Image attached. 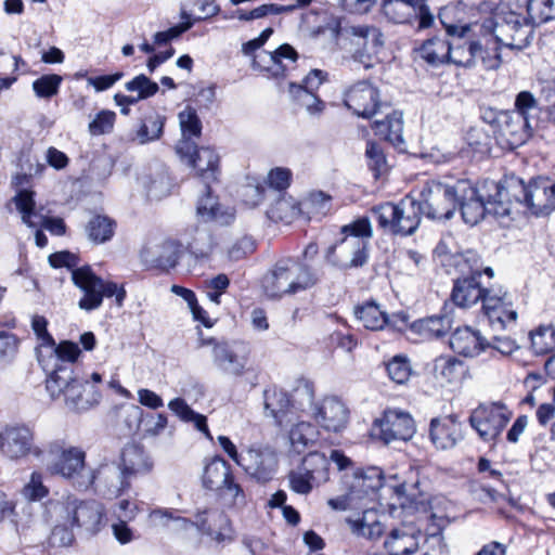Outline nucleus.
<instances>
[{
  "mask_svg": "<svg viewBox=\"0 0 555 555\" xmlns=\"http://www.w3.org/2000/svg\"><path fill=\"white\" fill-rule=\"evenodd\" d=\"M240 466L259 482L270 481L278 468V456L270 448H249L242 453Z\"/></svg>",
  "mask_w": 555,
  "mask_h": 555,
  "instance_id": "nucleus-19",
  "label": "nucleus"
},
{
  "mask_svg": "<svg viewBox=\"0 0 555 555\" xmlns=\"http://www.w3.org/2000/svg\"><path fill=\"white\" fill-rule=\"evenodd\" d=\"M160 251L155 258V263L162 269L176 267L179 259V245L173 241H166L160 245Z\"/></svg>",
  "mask_w": 555,
  "mask_h": 555,
  "instance_id": "nucleus-59",
  "label": "nucleus"
},
{
  "mask_svg": "<svg viewBox=\"0 0 555 555\" xmlns=\"http://www.w3.org/2000/svg\"><path fill=\"white\" fill-rule=\"evenodd\" d=\"M55 525L51 531L49 542L52 546H69L74 542V528L72 527L69 521H65L62 519L60 515H56L54 512Z\"/></svg>",
  "mask_w": 555,
  "mask_h": 555,
  "instance_id": "nucleus-53",
  "label": "nucleus"
},
{
  "mask_svg": "<svg viewBox=\"0 0 555 555\" xmlns=\"http://www.w3.org/2000/svg\"><path fill=\"white\" fill-rule=\"evenodd\" d=\"M519 185L520 179L514 175L505 176L500 182L487 180L480 189L467 180L465 195L456 199L464 222L475 225L486 214H491L502 227L509 228L519 216L518 201L512 203L509 195L516 197Z\"/></svg>",
  "mask_w": 555,
  "mask_h": 555,
  "instance_id": "nucleus-1",
  "label": "nucleus"
},
{
  "mask_svg": "<svg viewBox=\"0 0 555 555\" xmlns=\"http://www.w3.org/2000/svg\"><path fill=\"white\" fill-rule=\"evenodd\" d=\"M211 356L218 370L233 376L243 375L248 362L246 353L238 352L235 346L227 341L216 344L211 349Z\"/></svg>",
  "mask_w": 555,
  "mask_h": 555,
  "instance_id": "nucleus-23",
  "label": "nucleus"
},
{
  "mask_svg": "<svg viewBox=\"0 0 555 555\" xmlns=\"http://www.w3.org/2000/svg\"><path fill=\"white\" fill-rule=\"evenodd\" d=\"M467 180H457L454 184L429 181L421 192L423 215L433 220H449L457 209L459 195H465Z\"/></svg>",
  "mask_w": 555,
  "mask_h": 555,
  "instance_id": "nucleus-8",
  "label": "nucleus"
},
{
  "mask_svg": "<svg viewBox=\"0 0 555 555\" xmlns=\"http://www.w3.org/2000/svg\"><path fill=\"white\" fill-rule=\"evenodd\" d=\"M371 211L380 229L393 235L408 236L420 227L423 206L418 201L405 196L397 204L384 203Z\"/></svg>",
  "mask_w": 555,
  "mask_h": 555,
  "instance_id": "nucleus-5",
  "label": "nucleus"
},
{
  "mask_svg": "<svg viewBox=\"0 0 555 555\" xmlns=\"http://www.w3.org/2000/svg\"><path fill=\"white\" fill-rule=\"evenodd\" d=\"M357 319L371 331L383 330L387 324L386 312L375 301H366L354 308Z\"/></svg>",
  "mask_w": 555,
  "mask_h": 555,
  "instance_id": "nucleus-38",
  "label": "nucleus"
},
{
  "mask_svg": "<svg viewBox=\"0 0 555 555\" xmlns=\"http://www.w3.org/2000/svg\"><path fill=\"white\" fill-rule=\"evenodd\" d=\"M179 124L182 132L181 140H190L192 137H199L202 133V122L196 109L186 106L178 115Z\"/></svg>",
  "mask_w": 555,
  "mask_h": 555,
  "instance_id": "nucleus-52",
  "label": "nucleus"
},
{
  "mask_svg": "<svg viewBox=\"0 0 555 555\" xmlns=\"http://www.w3.org/2000/svg\"><path fill=\"white\" fill-rule=\"evenodd\" d=\"M53 512L63 520L69 521L72 527L91 535L96 534L106 520L104 506L94 500L80 501L77 498L67 496L53 505Z\"/></svg>",
  "mask_w": 555,
  "mask_h": 555,
  "instance_id": "nucleus-9",
  "label": "nucleus"
},
{
  "mask_svg": "<svg viewBox=\"0 0 555 555\" xmlns=\"http://www.w3.org/2000/svg\"><path fill=\"white\" fill-rule=\"evenodd\" d=\"M116 222L107 216L95 215L86 225L88 238L94 244L109 241L115 233Z\"/></svg>",
  "mask_w": 555,
  "mask_h": 555,
  "instance_id": "nucleus-39",
  "label": "nucleus"
},
{
  "mask_svg": "<svg viewBox=\"0 0 555 555\" xmlns=\"http://www.w3.org/2000/svg\"><path fill=\"white\" fill-rule=\"evenodd\" d=\"M218 494L223 500H228L233 506L242 507L246 504V495L242 487L234 481L233 476L229 479L227 486L221 491H218Z\"/></svg>",
  "mask_w": 555,
  "mask_h": 555,
  "instance_id": "nucleus-64",
  "label": "nucleus"
},
{
  "mask_svg": "<svg viewBox=\"0 0 555 555\" xmlns=\"http://www.w3.org/2000/svg\"><path fill=\"white\" fill-rule=\"evenodd\" d=\"M115 119L116 114L113 111L103 109L89 124V132L92 135L109 133L113 130Z\"/></svg>",
  "mask_w": 555,
  "mask_h": 555,
  "instance_id": "nucleus-63",
  "label": "nucleus"
},
{
  "mask_svg": "<svg viewBox=\"0 0 555 555\" xmlns=\"http://www.w3.org/2000/svg\"><path fill=\"white\" fill-rule=\"evenodd\" d=\"M288 480L291 489L298 494H308L314 487L320 486L312 481L309 475L305 474L299 466L295 470L289 472Z\"/></svg>",
  "mask_w": 555,
  "mask_h": 555,
  "instance_id": "nucleus-62",
  "label": "nucleus"
},
{
  "mask_svg": "<svg viewBox=\"0 0 555 555\" xmlns=\"http://www.w3.org/2000/svg\"><path fill=\"white\" fill-rule=\"evenodd\" d=\"M452 327V319L448 314L433 315L421 320L417 323V328L423 334L439 338L444 336Z\"/></svg>",
  "mask_w": 555,
  "mask_h": 555,
  "instance_id": "nucleus-50",
  "label": "nucleus"
},
{
  "mask_svg": "<svg viewBox=\"0 0 555 555\" xmlns=\"http://www.w3.org/2000/svg\"><path fill=\"white\" fill-rule=\"evenodd\" d=\"M515 112H500L490 120L496 122L499 130L496 141L504 150L515 151L520 146V93L515 96Z\"/></svg>",
  "mask_w": 555,
  "mask_h": 555,
  "instance_id": "nucleus-20",
  "label": "nucleus"
},
{
  "mask_svg": "<svg viewBox=\"0 0 555 555\" xmlns=\"http://www.w3.org/2000/svg\"><path fill=\"white\" fill-rule=\"evenodd\" d=\"M416 10L408 0H383L380 13L393 25H410L416 20Z\"/></svg>",
  "mask_w": 555,
  "mask_h": 555,
  "instance_id": "nucleus-31",
  "label": "nucleus"
},
{
  "mask_svg": "<svg viewBox=\"0 0 555 555\" xmlns=\"http://www.w3.org/2000/svg\"><path fill=\"white\" fill-rule=\"evenodd\" d=\"M168 408L185 423H193L195 428L208 439H212L205 415L195 412L182 398H175L168 403Z\"/></svg>",
  "mask_w": 555,
  "mask_h": 555,
  "instance_id": "nucleus-36",
  "label": "nucleus"
},
{
  "mask_svg": "<svg viewBox=\"0 0 555 555\" xmlns=\"http://www.w3.org/2000/svg\"><path fill=\"white\" fill-rule=\"evenodd\" d=\"M376 435L386 444L396 440H409L415 433L414 421L409 413L398 410H387L383 417L376 420L373 426Z\"/></svg>",
  "mask_w": 555,
  "mask_h": 555,
  "instance_id": "nucleus-16",
  "label": "nucleus"
},
{
  "mask_svg": "<svg viewBox=\"0 0 555 555\" xmlns=\"http://www.w3.org/2000/svg\"><path fill=\"white\" fill-rule=\"evenodd\" d=\"M288 93L292 100L299 107L305 108L309 115H320L324 111L325 104L317 93L297 87L296 82H289Z\"/></svg>",
  "mask_w": 555,
  "mask_h": 555,
  "instance_id": "nucleus-40",
  "label": "nucleus"
},
{
  "mask_svg": "<svg viewBox=\"0 0 555 555\" xmlns=\"http://www.w3.org/2000/svg\"><path fill=\"white\" fill-rule=\"evenodd\" d=\"M16 206V209L22 215V221L29 228L37 227V219L39 214L35 211V199L34 192L29 190H20L12 199Z\"/></svg>",
  "mask_w": 555,
  "mask_h": 555,
  "instance_id": "nucleus-45",
  "label": "nucleus"
},
{
  "mask_svg": "<svg viewBox=\"0 0 555 555\" xmlns=\"http://www.w3.org/2000/svg\"><path fill=\"white\" fill-rule=\"evenodd\" d=\"M344 104L363 118H371L382 106L377 88L366 80L358 81L345 91Z\"/></svg>",
  "mask_w": 555,
  "mask_h": 555,
  "instance_id": "nucleus-17",
  "label": "nucleus"
},
{
  "mask_svg": "<svg viewBox=\"0 0 555 555\" xmlns=\"http://www.w3.org/2000/svg\"><path fill=\"white\" fill-rule=\"evenodd\" d=\"M62 81L60 75H42L33 82V90L38 98L50 99L59 93Z\"/></svg>",
  "mask_w": 555,
  "mask_h": 555,
  "instance_id": "nucleus-55",
  "label": "nucleus"
},
{
  "mask_svg": "<svg viewBox=\"0 0 555 555\" xmlns=\"http://www.w3.org/2000/svg\"><path fill=\"white\" fill-rule=\"evenodd\" d=\"M373 128L376 135L382 137L386 141L390 142L393 146L401 147L404 144L402 137V113L393 111L392 113L388 114L385 119L376 120Z\"/></svg>",
  "mask_w": 555,
  "mask_h": 555,
  "instance_id": "nucleus-34",
  "label": "nucleus"
},
{
  "mask_svg": "<svg viewBox=\"0 0 555 555\" xmlns=\"http://www.w3.org/2000/svg\"><path fill=\"white\" fill-rule=\"evenodd\" d=\"M319 281L317 273L307 264L293 258L279 260L262 280L268 297L280 298L314 286Z\"/></svg>",
  "mask_w": 555,
  "mask_h": 555,
  "instance_id": "nucleus-4",
  "label": "nucleus"
},
{
  "mask_svg": "<svg viewBox=\"0 0 555 555\" xmlns=\"http://www.w3.org/2000/svg\"><path fill=\"white\" fill-rule=\"evenodd\" d=\"M313 417L325 430L338 433L346 427L349 411L337 397H326L314 406Z\"/></svg>",
  "mask_w": 555,
  "mask_h": 555,
  "instance_id": "nucleus-21",
  "label": "nucleus"
},
{
  "mask_svg": "<svg viewBox=\"0 0 555 555\" xmlns=\"http://www.w3.org/2000/svg\"><path fill=\"white\" fill-rule=\"evenodd\" d=\"M389 378L398 384L404 385L411 377L412 367L405 356H395L386 365Z\"/></svg>",
  "mask_w": 555,
  "mask_h": 555,
  "instance_id": "nucleus-54",
  "label": "nucleus"
},
{
  "mask_svg": "<svg viewBox=\"0 0 555 555\" xmlns=\"http://www.w3.org/2000/svg\"><path fill=\"white\" fill-rule=\"evenodd\" d=\"M455 263L460 267L461 272L465 273L467 270V276H481V259L479 255L474 250H466L465 253L456 257Z\"/></svg>",
  "mask_w": 555,
  "mask_h": 555,
  "instance_id": "nucleus-61",
  "label": "nucleus"
},
{
  "mask_svg": "<svg viewBox=\"0 0 555 555\" xmlns=\"http://www.w3.org/2000/svg\"><path fill=\"white\" fill-rule=\"evenodd\" d=\"M370 258V246L358 240L341 237L325 253V260L339 270L358 269L365 266Z\"/></svg>",
  "mask_w": 555,
  "mask_h": 555,
  "instance_id": "nucleus-13",
  "label": "nucleus"
},
{
  "mask_svg": "<svg viewBox=\"0 0 555 555\" xmlns=\"http://www.w3.org/2000/svg\"><path fill=\"white\" fill-rule=\"evenodd\" d=\"M46 388L52 399L64 397L65 405L73 412H85L99 404L101 392L89 380L79 379L67 365H57L48 376Z\"/></svg>",
  "mask_w": 555,
  "mask_h": 555,
  "instance_id": "nucleus-3",
  "label": "nucleus"
},
{
  "mask_svg": "<svg viewBox=\"0 0 555 555\" xmlns=\"http://www.w3.org/2000/svg\"><path fill=\"white\" fill-rule=\"evenodd\" d=\"M434 372L437 376L452 383L464 374V363L451 356L439 357L434 362Z\"/></svg>",
  "mask_w": 555,
  "mask_h": 555,
  "instance_id": "nucleus-46",
  "label": "nucleus"
},
{
  "mask_svg": "<svg viewBox=\"0 0 555 555\" xmlns=\"http://www.w3.org/2000/svg\"><path fill=\"white\" fill-rule=\"evenodd\" d=\"M446 30L450 37L449 63L463 67L474 65L476 59L482 55V47L478 41L468 38L470 26L448 25Z\"/></svg>",
  "mask_w": 555,
  "mask_h": 555,
  "instance_id": "nucleus-14",
  "label": "nucleus"
},
{
  "mask_svg": "<svg viewBox=\"0 0 555 555\" xmlns=\"http://www.w3.org/2000/svg\"><path fill=\"white\" fill-rule=\"evenodd\" d=\"M229 463L220 456L214 457L204 469L203 486L211 491H221L232 477Z\"/></svg>",
  "mask_w": 555,
  "mask_h": 555,
  "instance_id": "nucleus-33",
  "label": "nucleus"
},
{
  "mask_svg": "<svg viewBox=\"0 0 555 555\" xmlns=\"http://www.w3.org/2000/svg\"><path fill=\"white\" fill-rule=\"evenodd\" d=\"M204 184V195L197 202V216L208 222L228 225L234 220V209L221 205L217 197L212 196L210 183Z\"/></svg>",
  "mask_w": 555,
  "mask_h": 555,
  "instance_id": "nucleus-28",
  "label": "nucleus"
},
{
  "mask_svg": "<svg viewBox=\"0 0 555 555\" xmlns=\"http://www.w3.org/2000/svg\"><path fill=\"white\" fill-rule=\"evenodd\" d=\"M118 465L129 480L138 475L152 472L154 463L142 446L130 443L121 450Z\"/></svg>",
  "mask_w": 555,
  "mask_h": 555,
  "instance_id": "nucleus-26",
  "label": "nucleus"
},
{
  "mask_svg": "<svg viewBox=\"0 0 555 555\" xmlns=\"http://www.w3.org/2000/svg\"><path fill=\"white\" fill-rule=\"evenodd\" d=\"M73 283L83 293L78 307L85 311H93L101 307L103 298L115 297L116 305L122 307L126 289L112 281L98 276L90 266H82L73 271Z\"/></svg>",
  "mask_w": 555,
  "mask_h": 555,
  "instance_id": "nucleus-7",
  "label": "nucleus"
},
{
  "mask_svg": "<svg viewBox=\"0 0 555 555\" xmlns=\"http://www.w3.org/2000/svg\"><path fill=\"white\" fill-rule=\"evenodd\" d=\"M414 51L417 57L422 59L429 66L438 67L449 64V39L433 37L424 41Z\"/></svg>",
  "mask_w": 555,
  "mask_h": 555,
  "instance_id": "nucleus-32",
  "label": "nucleus"
},
{
  "mask_svg": "<svg viewBox=\"0 0 555 555\" xmlns=\"http://www.w3.org/2000/svg\"><path fill=\"white\" fill-rule=\"evenodd\" d=\"M166 117L154 112L146 116L140 129L138 130V138L141 143L155 141L163 134Z\"/></svg>",
  "mask_w": 555,
  "mask_h": 555,
  "instance_id": "nucleus-49",
  "label": "nucleus"
},
{
  "mask_svg": "<svg viewBox=\"0 0 555 555\" xmlns=\"http://www.w3.org/2000/svg\"><path fill=\"white\" fill-rule=\"evenodd\" d=\"M531 347L535 354H544L555 348V328L540 326L530 333Z\"/></svg>",
  "mask_w": 555,
  "mask_h": 555,
  "instance_id": "nucleus-51",
  "label": "nucleus"
},
{
  "mask_svg": "<svg viewBox=\"0 0 555 555\" xmlns=\"http://www.w3.org/2000/svg\"><path fill=\"white\" fill-rule=\"evenodd\" d=\"M461 437V426L455 415L435 417L430 421L429 438L437 449L453 448Z\"/></svg>",
  "mask_w": 555,
  "mask_h": 555,
  "instance_id": "nucleus-27",
  "label": "nucleus"
},
{
  "mask_svg": "<svg viewBox=\"0 0 555 555\" xmlns=\"http://www.w3.org/2000/svg\"><path fill=\"white\" fill-rule=\"evenodd\" d=\"M300 468L308 474L310 479L317 485H322L326 482L330 478L328 467L330 462L328 459L320 452H310L308 453L301 464Z\"/></svg>",
  "mask_w": 555,
  "mask_h": 555,
  "instance_id": "nucleus-37",
  "label": "nucleus"
},
{
  "mask_svg": "<svg viewBox=\"0 0 555 555\" xmlns=\"http://www.w3.org/2000/svg\"><path fill=\"white\" fill-rule=\"evenodd\" d=\"M180 158L196 170L203 183L217 181L219 173V156L210 147H197L190 140H180L176 145Z\"/></svg>",
  "mask_w": 555,
  "mask_h": 555,
  "instance_id": "nucleus-12",
  "label": "nucleus"
},
{
  "mask_svg": "<svg viewBox=\"0 0 555 555\" xmlns=\"http://www.w3.org/2000/svg\"><path fill=\"white\" fill-rule=\"evenodd\" d=\"M125 88L128 92H137L139 99L144 100L154 96L159 91L158 83L144 74H140L126 82Z\"/></svg>",
  "mask_w": 555,
  "mask_h": 555,
  "instance_id": "nucleus-56",
  "label": "nucleus"
},
{
  "mask_svg": "<svg viewBox=\"0 0 555 555\" xmlns=\"http://www.w3.org/2000/svg\"><path fill=\"white\" fill-rule=\"evenodd\" d=\"M384 487V474L379 467H367L353 474V480L349 486L351 499H356L359 508H363L362 517L348 520L352 532L369 540H377L385 532L383 518L385 514L377 515L374 506L369 507L378 498V491Z\"/></svg>",
  "mask_w": 555,
  "mask_h": 555,
  "instance_id": "nucleus-2",
  "label": "nucleus"
},
{
  "mask_svg": "<svg viewBox=\"0 0 555 555\" xmlns=\"http://www.w3.org/2000/svg\"><path fill=\"white\" fill-rule=\"evenodd\" d=\"M17 337L13 333L0 331V366L12 362L17 353Z\"/></svg>",
  "mask_w": 555,
  "mask_h": 555,
  "instance_id": "nucleus-60",
  "label": "nucleus"
},
{
  "mask_svg": "<svg viewBox=\"0 0 555 555\" xmlns=\"http://www.w3.org/2000/svg\"><path fill=\"white\" fill-rule=\"evenodd\" d=\"M319 431L308 422H299L289 430L291 444L297 453L304 452L318 440Z\"/></svg>",
  "mask_w": 555,
  "mask_h": 555,
  "instance_id": "nucleus-41",
  "label": "nucleus"
},
{
  "mask_svg": "<svg viewBox=\"0 0 555 555\" xmlns=\"http://www.w3.org/2000/svg\"><path fill=\"white\" fill-rule=\"evenodd\" d=\"M263 399L264 410L281 424V416L287 412L291 404L287 393L282 389L273 387L264 390Z\"/></svg>",
  "mask_w": 555,
  "mask_h": 555,
  "instance_id": "nucleus-42",
  "label": "nucleus"
},
{
  "mask_svg": "<svg viewBox=\"0 0 555 555\" xmlns=\"http://www.w3.org/2000/svg\"><path fill=\"white\" fill-rule=\"evenodd\" d=\"M94 482L98 481L106 488L109 495L118 496L130 488V481L124 476L120 466L115 463H105L93 470Z\"/></svg>",
  "mask_w": 555,
  "mask_h": 555,
  "instance_id": "nucleus-30",
  "label": "nucleus"
},
{
  "mask_svg": "<svg viewBox=\"0 0 555 555\" xmlns=\"http://www.w3.org/2000/svg\"><path fill=\"white\" fill-rule=\"evenodd\" d=\"M476 276L459 278L454 281L451 293L452 301L460 308H469L478 301L483 304L491 291L482 287Z\"/></svg>",
  "mask_w": 555,
  "mask_h": 555,
  "instance_id": "nucleus-24",
  "label": "nucleus"
},
{
  "mask_svg": "<svg viewBox=\"0 0 555 555\" xmlns=\"http://www.w3.org/2000/svg\"><path fill=\"white\" fill-rule=\"evenodd\" d=\"M483 315L494 330L505 328L507 324H516L517 311L511 308L507 294L501 296L490 295L482 306Z\"/></svg>",
  "mask_w": 555,
  "mask_h": 555,
  "instance_id": "nucleus-25",
  "label": "nucleus"
},
{
  "mask_svg": "<svg viewBox=\"0 0 555 555\" xmlns=\"http://www.w3.org/2000/svg\"><path fill=\"white\" fill-rule=\"evenodd\" d=\"M299 207L293 198L280 197L268 209V217L275 222L291 223L298 215Z\"/></svg>",
  "mask_w": 555,
  "mask_h": 555,
  "instance_id": "nucleus-47",
  "label": "nucleus"
},
{
  "mask_svg": "<svg viewBox=\"0 0 555 555\" xmlns=\"http://www.w3.org/2000/svg\"><path fill=\"white\" fill-rule=\"evenodd\" d=\"M0 453L11 461H18L30 455L40 457L43 451L35 442L34 428L16 424L0 431Z\"/></svg>",
  "mask_w": 555,
  "mask_h": 555,
  "instance_id": "nucleus-10",
  "label": "nucleus"
},
{
  "mask_svg": "<svg viewBox=\"0 0 555 555\" xmlns=\"http://www.w3.org/2000/svg\"><path fill=\"white\" fill-rule=\"evenodd\" d=\"M524 199L531 215L535 217L548 216L555 210V182L547 177L531 179L526 186L522 185Z\"/></svg>",
  "mask_w": 555,
  "mask_h": 555,
  "instance_id": "nucleus-15",
  "label": "nucleus"
},
{
  "mask_svg": "<svg viewBox=\"0 0 555 555\" xmlns=\"http://www.w3.org/2000/svg\"><path fill=\"white\" fill-rule=\"evenodd\" d=\"M384 546L390 555H411L417 550L418 543L412 528H395L385 540Z\"/></svg>",
  "mask_w": 555,
  "mask_h": 555,
  "instance_id": "nucleus-35",
  "label": "nucleus"
},
{
  "mask_svg": "<svg viewBox=\"0 0 555 555\" xmlns=\"http://www.w3.org/2000/svg\"><path fill=\"white\" fill-rule=\"evenodd\" d=\"M49 452L54 455L49 468L79 490H87L94 483L93 469L86 465V452L78 447L65 448L62 441L51 442Z\"/></svg>",
  "mask_w": 555,
  "mask_h": 555,
  "instance_id": "nucleus-6",
  "label": "nucleus"
},
{
  "mask_svg": "<svg viewBox=\"0 0 555 555\" xmlns=\"http://www.w3.org/2000/svg\"><path fill=\"white\" fill-rule=\"evenodd\" d=\"M176 528L189 529L196 526L197 529L217 542L227 539L230 521L224 512L218 508H207L196 514V521L193 522L184 517L173 518Z\"/></svg>",
  "mask_w": 555,
  "mask_h": 555,
  "instance_id": "nucleus-18",
  "label": "nucleus"
},
{
  "mask_svg": "<svg viewBox=\"0 0 555 555\" xmlns=\"http://www.w3.org/2000/svg\"><path fill=\"white\" fill-rule=\"evenodd\" d=\"M512 412L502 402L480 403L469 416L470 426L487 442L493 441L502 433Z\"/></svg>",
  "mask_w": 555,
  "mask_h": 555,
  "instance_id": "nucleus-11",
  "label": "nucleus"
},
{
  "mask_svg": "<svg viewBox=\"0 0 555 555\" xmlns=\"http://www.w3.org/2000/svg\"><path fill=\"white\" fill-rule=\"evenodd\" d=\"M256 250V242L251 236H242L235 240L228 248V258L231 261H240Z\"/></svg>",
  "mask_w": 555,
  "mask_h": 555,
  "instance_id": "nucleus-58",
  "label": "nucleus"
},
{
  "mask_svg": "<svg viewBox=\"0 0 555 555\" xmlns=\"http://www.w3.org/2000/svg\"><path fill=\"white\" fill-rule=\"evenodd\" d=\"M520 25V15L511 9L508 16L499 22L494 18H487L482 23V30L492 34L500 47L509 49H520L515 43L516 35Z\"/></svg>",
  "mask_w": 555,
  "mask_h": 555,
  "instance_id": "nucleus-22",
  "label": "nucleus"
},
{
  "mask_svg": "<svg viewBox=\"0 0 555 555\" xmlns=\"http://www.w3.org/2000/svg\"><path fill=\"white\" fill-rule=\"evenodd\" d=\"M270 60L272 62V66L269 70L274 75H284L285 67L282 65V60L286 59L291 62L295 63L298 59V53L296 50L287 43L280 46L274 52L269 54Z\"/></svg>",
  "mask_w": 555,
  "mask_h": 555,
  "instance_id": "nucleus-57",
  "label": "nucleus"
},
{
  "mask_svg": "<svg viewBox=\"0 0 555 555\" xmlns=\"http://www.w3.org/2000/svg\"><path fill=\"white\" fill-rule=\"evenodd\" d=\"M142 184L146 189L149 197L160 199L170 192V179L165 169L159 168L153 175L142 179Z\"/></svg>",
  "mask_w": 555,
  "mask_h": 555,
  "instance_id": "nucleus-43",
  "label": "nucleus"
},
{
  "mask_svg": "<svg viewBox=\"0 0 555 555\" xmlns=\"http://www.w3.org/2000/svg\"><path fill=\"white\" fill-rule=\"evenodd\" d=\"M340 234L343 237H349V240H358L370 246V241L373 237V228L369 217L362 216L345 224L340 228Z\"/></svg>",
  "mask_w": 555,
  "mask_h": 555,
  "instance_id": "nucleus-44",
  "label": "nucleus"
},
{
  "mask_svg": "<svg viewBox=\"0 0 555 555\" xmlns=\"http://www.w3.org/2000/svg\"><path fill=\"white\" fill-rule=\"evenodd\" d=\"M450 348L463 357L478 356L490 345L481 337L478 331L469 326L457 327L450 336Z\"/></svg>",
  "mask_w": 555,
  "mask_h": 555,
  "instance_id": "nucleus-29",
  "label": "nucleus"
},
{
  "mask_svg": "<svg viewBox=\"0 0 555 555\" xmlns=\"http://www.w3.org/2000/svg\"><path fill=\"white\" fill-rule=\"evenodd\" d=\"M526 23L532 25H540L554 17V1L553 0H528Z\"/></svg>",
  "mask_w": 555,
  "mask_h": 555,
  "instance_id": "nucleus-48",
  "label": "nucleus"
}]
</instances>
